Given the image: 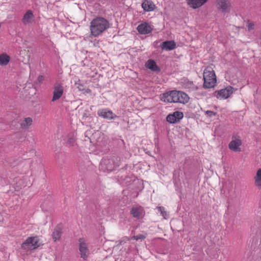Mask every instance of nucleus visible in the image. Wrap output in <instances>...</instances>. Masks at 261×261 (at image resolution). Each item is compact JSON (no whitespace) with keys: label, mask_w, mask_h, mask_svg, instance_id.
Masks as SVG:
<instances>
[{"label":"nucleus","mask_w":261,"mask_h":261,"mask_svg":"<svg viewBox=\"0 0 261 261\" xmlns=\"http://www.w3.org/2000/svg\"><path fill=\"white\" fill-rule=\"evenodd\" d=\"M90 24L91 33L94 37L98 36L110 27L109 21L101 17L94 18Z\"/></svg>","instance_id":"f257e3e1"},{"label":"nucleus","mask_w":261,"mask_h":261,"mask_svg":"<svg viewBox=\"0 0 261 261\" xmlns=\"http://www.w3.org/2000/svg\"><path fill=\"white\" fill-rule=\"evenodd\" d=\"M203 84L204 89L214 88L216 85L217 79L215 72L211 66H207L203 72Z\"/></svg>","instance_id":"f03ea898"},{"label":"nucleus","mask_w":261,"mask_h":261,"mask_svg":"<svg viewBox=\"0 0 261 261\" xmlns=\"http://www.w3.org/2000/svg\"><path fill=\"white\" fill-rule=\"evenodd\" d=\"M117 158L112 156L110 158H103L99 165V169L106 172H110L113 171L115 168L119 166Z\"/></svg>","instance_id":"7ed1b4c3"},{"label":"nucleus","mask_w":261,"mask_h":261,"mask_svg":"<svg viewBox=\"0 0 261 261\" xmlns=\"http://www.w3.org/2000/svg\"><path fill=\"white\" fill-rule=\"evenodd\" d=\"M39 239L37 237H29L22 244L21 248L23 249L32 250L40 246Z\"/></svg>","instance_id":"20e7f679"},{"label":"nucleus","mask_w":261,"mask_h":261,"mask_svg":"<svg viewBox=\"0 0 261 261\" xmlns=\"http://www.w3.org/2000/svg\"><path fill=\"white\" fill-rule=\"evenodd\" d=\"M233 88L231 86H229L224 89L216 91L213 95L217 98L226 99L233 93Z\"/></svg>","instance_id":"39448f33"},{"label":"nucleus","mask_w":261,"mask_h":261,"mask_svg":"<svg viewBox=\"0 0 261 261\" xmlns=\"http://www.w3.org/2000/svg\"><path fill=\"white\" fill-rule=\"evenodd\" d=\"M79 251L80 252L81 257L86 260L87 259L89 256V250L84 238H80L79 240Z\"/></svg>","instance_id":"423d86ee"},{"label":"nucleus","mask_w":261,"mask_h":261,"mask_svg":"<svg viewBox=\"0 0 261 261\" xmlns=\"http://www.w3.org/2000/svg\"><path fill=\"white\" fill-rule=\"evenodd\" d=\"M179 91L173 90L170 92L163 94V98L164 101L169 102H178Z\"/></svg>","instance_id":"0eeeda50"},{"label":"nucleus","mask_w":261,"mask_h":261,"mask_svg":"<svg viewBox=\"0 0 261 261\" xmlns=\"http://www.w3.org/2000/svg\"><path fill=\"white\" fill-rule=\"evenodd\" d=\"M184 117V114L180 111H175L166 117V121L171 124L176 123Z\"/></svg>","instance_id":"6e6552de"},{"label":"nucleus","mask_w":261,"mask_h":261,"mask_svg":"<svg viewBox=\"0 0 261 261\" xmlns=\"http://www.w3.org/2000/svg\"><path fill=\"white\" fill-rule=\"evenodd\" d=\"M216 6L223 13H228L230 11L231 5L228 0H217Z\"/></svg>","instance_id":"1a4fd4ad"},{"label":"nucleus","mask_w":261,"mask_h":261,"mask_svg":"<svg viewBox=\"0 0 261 261\" xmlns=\"http://www.w3.org/2000/svg\"><path fill=\"white\" fill-rule=\"evenodd\" d=\"M97 114L99 117L107 119H114L117 117V116L114 114L111 110L106 109L99 110Z\"/></svg>","instance_id":"9d476101"},{"label":"nucleus","mask_w":261,"mask_h":261,"mask_svg":"<svg viewBox=\"0 0 261 261\" xmlns=\"http://www.w3.org/2000/svg\"><path fill=\"white\" fill-rule=\"evenodd\" d=\"M63 94V87L61 84H58L54 88L53 96L51 101H55L60 99Z\"/></svg>","instance_id":"9b49d317"},{"label":"nucleus","mask_w":261,"mask_h":261,"mask_svg":"<svg viewBox=\"0 0 261 261\" xmlns=\"http://www.w3.org/2000/svg\"><path fill=\"white\" fill-rule=\"evenodd\" d=\"M242 145V141L240 139H235L230 142L228 144L229 148L234 152H240L241 151L240 146Z\"/></svg>","instance_id":"f8f14e48"},{"label":"nucleus","mask_w":261,"mask_h":261,"mask_svg":"<svg viewBox=\"0 0 261 261\" xmlns=\"http://www.w3.org/2000/svg\"><path fill=\"white\" fill-rule=\"evenodd\" d=\"M34 19V15L33 11L31 10H28L24 14L21 21L23 24L27 25L31 23Z\"/></svg>","instance_id":"ddd939ff"},{"label":"nucleus","mask_w":261,"mask_h":261,"mask_svg":"<svg viewBox=\"0 0 261 261\" xmlns=\"http://www.w3.org/2000/svg\"><path fill=\"white\" fill-rule=\"evenodd\" d=\"M137 30L141 34H147L151 32L152 29L151 26L147 23H141L137 27Z\"/></svg>","instance_id":"4468645a"},{"label":"nucleus","mask_w":261,"mask_h":261,"mask_svg":"<svg viewBox=\"0 0 261 261\" xmlns=\"http://www.w3.org/2000/svg\"><path fill=\"white\" fill-rule=\"evenodd\" d=\"M160 47L162 50H171L176 47V43L174 41H166L162 42Z\"/></svg>","instance_id":"2eb2a0df"},{"label":"nucleus","mask_w":261,"mask_h":261,"mask_svg":"<svg viewBox=\"0 0 261 261\" xmlns=\"http://www.w3.org/2000/svg\"><path fill=\"white\" fill-rule=\"evenodd\" d=\"M188 4L193 9H197L206 3L208 0H186Z\"/></svg>","instance_id":"dca6fc26"},{"label":"nucleus","mask_w":261,"mask_h":261,"mask_svg":"<svg viewBox=\"0 0 261 261\" xmlns=\"http://www.w3.org/2000/svg\"><path fill=\"white\" fill-rule=\"evenodd\" d=\"M142 7L146 12L152 11L155 8L154 3L148 0H145L142 4Z\"/></svg>","instance_id":"f3484780"},{"label":"nucleus","mask_w":261,"mask_h":261,"mask_svg":"<svg viewBox=\"0 0 261 261\" xmlns=\"http://www.w3.org/2000/svg\"><path fill=\"white\" fill-rule=\"evenodd\" d=\"M62 225L61 224H58L55 228L53 233L52 238L54 241L59 240L61 238L62 230Z\"/></svg>","instance_id":"a211bd4d"},{"label":"nucleus","mask_w":261,"mask_h":261,"mask_svg":"<svg viewBox=\"0 0 261 261\" xmlns=\"http://www.w3.org/2000/svg\"><path fill=\"white\" fill-rule=\"evenodd\" d=\"M146 66L147 68L154 72H159L161 69L156 65V62L153 60H149L146 63Z\"/></svg>","instance_id":"6ab92c4d"},{"label":"nucleus","mask_w":261,"mask_h":261,"mask_svg":"<svg viewBox=\"0 0 261 261\" xmlns=\"http://www.w3.org/2000/svg\"><path fill=\"white\" fill-rule=\"evenodd\" d=\"M144 213L143 209L142 207H132L130 214L135 218H140Z\"/></svg>","instance_id":"aec40b11"},{"label":"nucleus","mask_w":261,"mask_h":261,"mask_svg":"<svg viewBox=\"0 0 261 261\" xmlns=\"http://www.w3.org/2000/svg\"><path fill=\"white\" fill-rule=\"evenodd\" d=\"M182 83L185 88L189 89L191 90L194 91L198 89V87L194 84L193 81H191L188 79H184Z\"/></svg>","instance_id":"412c9836"},{"label":"nucleus","mask_w":261,"mask_h":261,"mask_svg":"<svg viewBox=\"0 0 261 261\" xmlns=\"http://www.w3.org/2000/svg\"><path fill=\"white\" fill-rule=\"evenodd\" d=\"M178 102L181 103H186L189 100V96L185 93L182 91H179Z\"/></svg>","instance_id":"4be33fe9"},{"label":"nucleus","mask_w":261,"mask_h":261,"mask_svg":"<svg viewBox=\"0 0 261 261\" xmlns=\"http://www.w3.org/2000/svg\"><path fill=\"white\" fill-rule=\"evenodd\" d=\"M10 57L6 54H2L0 55V65L2 66H6L10 62Z\"/></svg>","instance_id":"5701e85b"},{"label":"nucleus","mask_w":261,"mask_h":261,"mask_svg":"<svg viewBox=\"0 0 261 261\" xmlns=\"http://www.w3.org/2000/svg\"><path fill=\"white\" fill-rule=\"evenodd\" d=\"M32 119L30 117L25 118L20 123L21 127L23 129H28L32 124Z\"/></svg>","instance_id":"b1692460"},{"label":"nucleus","mask_w":261,"mask_h":261,"mask_svg":"<svg viewBox=\"0 0 261 261\" xmlns=\"http://www.w3.org/2000/svg\"><path fill=\"white\" fill-rule=\"evenodd\" d=\"M255 185L259 189H261V169H259L254 177Z\"/></svg>","instance_id":"393cba45"},{"label":"nucleus","mask_w":261,"mask_h":261,"mask_svg":"<svg viewBox=\"0 0 261 261\" xmlns=\"http://www.w3.org/2000/svg\"><path fill=\"white\" fill-rule=\"evenodd\" d=\"M156 208L161 213V214L164 217V218L166 219V217L167 216V213L165 211V208L163 206H158Z\"/></svg>","instance_id":"a878e982"},{"label":"nucleus","mask_w":261,"mask_h":261,"mask_svg":"<svg viewBox=\"0 0 261 261\" xmlns=\"http://www.w3.org/2000/svg\"><path fill=\"white\" fill-rule=\"evenodd\" d=\"M133 239L138 241L139 240H143L145 238V237L143 234H138L137 236H134L132 238Z\"/></svg>","instance_id":"bb28decb"},{"label":"nucleus","mask_w":261,"mask_h":261,"mask_svg":"<svg viewBox=\"0 0 261 261\" xmlns=\"http://www.w3.org/2000/svg\"><path fill=\"white\" fill-rule=\"evenodd\" d=\"M205 114L208 116L209 117H212L213 116H216V114H217V113L216 112H215L214 111H206L205 112Z\"/></svg>","instance_id":"cd10ccee"},{"label":"nucleus","mask_w":261,"mask_h":261,"mask_svg":"<svg viewBox=\"0 0 261 261\" xmlns=\"http://www.w3.org/2000/svg\"><path fill=\"white\" fill-rule=\"evenodd\" d=\"M248 30L249 31H250L251 30H252L254 29V24L252 22H250L249 20H248Z\"/></svg>","instance_id":"c85d7f7f"},{"label":"nucleus","mask_w":261,"mask_h":261,"mask_svg":"<svg viewBox=\"0 0 261 261\" xmlns=\"http://www.w3.org/2000/svg\"><path fill=\"white\" fill-rule=\"evenodd\" d=\"M43 80H44V77L42 75H39L38 77V78H37L36 81L35 82V83L36 84H41L43 82Z\"/></svg>","instance_id":"c756f323"},{"label":"nucleus","mask_w":261,"mask_h":261,"mask_svg":"<svg viewBox=\"0 0 261 261\" xmlns=\"http://www.w3.org/2000/svg\"><path fill=\"white\" fill-rule=\"evenodd\" d=\"M68 143L71 144V145H73V144L74 143V140L73 139L70 138L68 140Z\"/></svg>","instance_id":"7c9ffc66"},{"label":"nucleus","mask_w":261,"mask_h":261,"mask_svg":"<svg viewBox=\"0 0 261 261\" xmlns=\"http://www.w3.org/2000/svg\"><path fill=\"white\" fill-rule=\"evenodd\" d=\"M122 242H123L122 241H120V242H119V244L121 245Z\"/></svg>","instance_id":"2f4dec72"},{"label":"nucleus","mask_w":261,"mask_h":261,"mask_svg":"<svg viewBox=\"0 0 261 261\" xmlns=\"http://www.w3.org/2000/svg\"><path fill=\"white\" fill-rule=\"evenodd\" d=\"M29 56H28V60L26 61L27 62H29Z\"/></svg>","instance_id":"473e14b6"},{"label":"nucleus","mask_w":261,"mask_h":261,"mask_svg":"<svg viewBox=\"0 0 261 261\" xmlns=\"http://www.w3.org/2000/svg\"><path fill=\"white\" fill-rule=\"evenodd\" d=\"M80 89V90H82V89L80 88V87H78Z\"/></svg>","instance_id":"72a5a7b5"}]
</instances>
